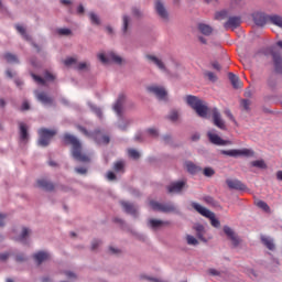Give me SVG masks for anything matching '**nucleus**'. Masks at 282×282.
<instances>
[{
    "label": "nucleus",
    "mask_w": 282,
    "mask_h": 282,
    "mask_svg": "<svg viewBox=\"0 0 282 282\" xmlns=\"http://www.w3.org/2000/svg\"><path fill=\"white\" fill-rule=\"evenodd\" d=\"M10 257V254L8 253H0V261H6V259H8Z\"/></svg>",
    "instance_id": "nucleus-58"
},
{
    "label": "nucleus",
    "mask_w": 282,
    "mask_h": 282,
    "mask_svg": "<svg viewBox=\"0 0 282 282\" xmlns=\"http://www.w3.org/2000/svg\"><path fill=\"white\" fill-rule=\"evenodd\" d=\"M91 138H95L96 142L98 144H109V137L108 135H102L100 131H95L91 134Z\"/></svg>",
    "instance_id": "nucleus-18"
},
{
    "label": "nucleus",
    "mask_w": 282,
    "mask_h": 282,
    "mask_svg": "<svg viewBox=\"0 0 282 282\" xmlns=\"http://www.w3.org/2000/svg\"><path fill=\"white\" fill-rule=\"evenodd\" d=\"M194 228L196 230V235L198 239H200V241H204L206 243V241L208 240L205 238L206 228H204V225H196Z\"/></svg>",
    "instance_id": "nucleus-23"
},
{
    "label": "nucleus",
    "mask_w": 282,
    "mask_h": 282,
    "mask_svg": "<svg viewBox=\"0 0 282 282\" xmlns=\"http://www.w3.org/2000/svg\"><path fill=\"white\" fill-rule=\"evenodd\" d=\"M77 12H78V14H83V12H85V7L79 6V7L77 8Z\"/></svg>",
    "instance_id": "nucleus-60"
},
{
    "label": "nucleus",
    "mask_w": 282,
    "mask_h": 282,
    "mask_svg": "<svg viewBox=\"0 0 282 282\" xmlns=\"http://www.w3.org/2000/svg\"><path fill=\"white\" fill-rule=\"evenodd\" d=\"M124 170V162L122 161H118L117 163H115V171L117 173H120V171Z\"/></svg>",
    "instance_id": "nucleus-42"
},
{
    "label": "nucleus",
    "mask_w": 282,
    "mask_h": 282,
    "mask_svg": "<svg viewBox=\"0 0 282 282\" xmlns=\"http://www.w3.org/2000/svg\"><path fill=\"white\" fill-rule=\"evenodd\" d=\"M212 67H213L214 69H217V72H219V70L221 69V66H220L219 63H217V62H214V63L212 64Z\"/></svg>",
    "instance_id": "nucleus-56"
},
{
    "label": "nucleus",
    "mask_w": 282,
    "mask_h": 282,
    "mask_svg": "<svg viewBox=\"0 0 282 282\" xmlns=\"http://www.w3.org/2000/svg\"><path fill=\"white\" fill-rule=\"evenodd\" d=\"M33 259H35L36 263H39V265H41V263H43V261H47V259H50V253H47L45 251H40L33 256Z\"/></svg>",
    "instance_id": "nucleus-22"
},
{
    "label": "nucleus",
    "mask_w": 282,
    "mask_h": 282,
    "mask_svg": "<svg viewBox=\"0 0 282 282\" xmlns=\"http://www.w3.org/2000/svg\"><path fill=\"white\" fill-rule=\"evenodd\" d=\"M215 19L216 21H224V19H228V11L223 10V11L216 12Z\"/></svg>",
    "instance_id": "nucleus-35"
},
{
    "label": "nucleus",
    "mask_w": 282,
    "mask_h": 282,
    "mask_svg": "<svg viewBox=\"0 0 282 282\" xmlns=\"http://www.w3.org/2000/svg\"><path fill=\"white\" fill-rule=\"evenodd\" d=\"M276 180H279L280 182H282V171H278V172H276Z\"/></svg>",
    "instance_id": "nucleus-63"
},
{
    "label": "nucleus",
    "mask_w": 282,
    "mask_h": 282,
    "mask_svg": "<svg viewBox=\"0 0 282 282\" xmlns=\"http://www.w3.org/2000/svg\"><path fill=\"white\" fill-rule=\"evenodd\" d=\"M149 226L151 228H161V226H164V221L158 220V219H150L149 220Z\"/></svg>",
    "instance_id": "nucleus-36"
},
{
    "label": "nucleus",
    "mask_w": 282,
    "mask_h": 282,
    "mask_svg": "<svg viewBox=\"0 0 282 282\" xmlns=\"http://www.w3.org/2000/svg\"><path fill=\"white\" fill-rule=\"evenodd\" d=\"M226 184L228 188H231V191H246V185L239 180L227 178Z\"/></svg>",
    "instance_id": "nucleus-11"
},
{
    "label": "nucleus",
    "mask_w": 282,
    "mask_h": 282,
    "mask_svg": "<svg viewBox=\"0 0 282 282\" xmlns=\"http://www.w3.org/2000/svg\"><path fill=\"white\" fill-rule=\"evenodd\" d=\"M28 235H30V229L23 228L21 236L18 238V241H25Z\"/></svg>",
    "instance_id": "nucleus-41"
},
{
    "label": "nucleus",
    "mask_w": 282,
    "mask_h": 282,
    "mask_svg": "<svg viewBox=\"0 0 282 282\" xmlns=\"http://www.w3.org/2000/svg\"><path fill=\"white\" fill-rule=\"evenodd\" d=\"M35 96L43 105H52V99L45 93H35Z\"/></svg>",
    "instance_id": "nucleus-25"
},
{
    "label": "nucleus",
    "mask_w": 282,
    "mask_h": 282,
    "mask_svg": "<svg viewBox=\"0 0 282 282\" xmlns=\"http://www.w3.org/2000/svg\"><path fill=\"white\" fill-rule=\"evenodd\" d=\"M15 30L25 39V41H30V36L25 32V28L23 25L17 24Z\"/></svg>",
    "instance_id": "nucleus-34"
},
{
    "label": "nucleus",
    "mask_w": 282,
    "mask_h": 282,
    "mask_svg": "<svg viewBox=\"0 0 282 282\" xmlns=\"http://www.w3.org/2000/svg\"><path fill=\"white\" fill-rule=\"evenodd\" d=\"M4 220H6V216L0 214V226H3Z\"/></svg>",
    "instance_id": "nucleus-64"
},
{
    "label": "nucleus",
    "mask_w": 282,
    "mask_h": 282,
    "mask_svg": "<svg viewBox=\"0 0 282 282\" xmlns=\"http://www.w3.org/2000/svg\"><path fill=\"white\" fill-rule=\"evenodd\" d=\"M269 21L273 25H278V28L282 29V17L281 15H278V14L269 15Z\"/></svg>",
    "instance_id": "nucleus-31"
},
{
    "label": "nucleus",
    "mask_w": 282,
    "mask_h": 282,
    "mask_svg": "<svg viewBox=\"0 0 282 282\" xmlns=\"http://www.w3.org/2000/svg\"><path fill=\"white\" fill-rule=\"evenodd\" d=\"M185 166L187 169V172L191 173L192 175L195 173H199V171H202V167L195 165L193 162H186Z\"/></svg>",
    "instance_id": "nucleus-30"
},
{
    "label": "nucleus",
    "mask_w": 282,
    "mask_h": 282,
    "mask_svg": "<svg viewBox=\"0 0 282 282\" xmlns=\"http://www.w3.org/2000/svg\"><path fill=\"white\" fill-rule=\"evenodd\" d=\"M128 155L129 158H132V160H138V158H140V152H138L137 150L130 149L128 150Z\"/></svg>",
    "instance_id": "nucleus-40"
},
{
    "label": "nucleus",
    "mask_w": 282,
    "mask_h": 282,
    "mask_svg": "<svg viewBox=\"0 0 282 282\" xmlns=\"http://www.w3.org/2000/svg\"><path fill=\"white\" fill-rule=\"evenodd\" d=\"M250 164L254 169H262V170L268 169V164H265L264 160H256V161H252Z\"/></svg>",
    "instance_id": "nucleus-33"
},
{
    "label": "nucleus",
    "mask_w": 282,
    "mask_h": 282,
    "mask_svg": "<svg viewBox=\"0 0 282 282\" xmlns=\"http://www.w3.org/2000/svg\"><path fill=\"white\" fill-rule=\"evenodd\" d=\"M209 274H212L213 276H218L219 271L215 270V269H209Z\"/></svg>",
    "instance_id": "nucleus-57"
},
{
    "label": "nucleus",
    "mask_w": 282,
    "mask_h": 282,
    "mask_svg": "<svg viewBox=\"0 0 282 282\" xmlns=\"http://www.w3.org/2000/svg\"><path fill=\"white\" fill-rule=\"evenodd\" d=\"M121 205L123 210H126L129 215H135V213H138V209L131 203L122 202Z\"/></svg>",
    "instance_id": "nucleus-29"
},
{
    "label": "nucleus",
    "mask_w": 282,
    "mask_h": 282,
    "mask_svg": "<svg viewBox=\"0 0 282 282\" xmlns=\"http://www.w3.org/2000/svg\"><path fill=\"white\" fill-rule=\"evenodd\" d=\"M36 186L37 188H43L44 191H54V184L44 178L39 180Z\"/></svg>",
    "instance_id": "nucleus-21"
},
{
    "label": "nucleus",
    "mask_w": 282,
    "mask_h": 282,
    "mask_svg": "<svg viewBox=\"0 0 282 282\" xmlns=\"http://www.w3.org/2000/svg\"><path fill=\"white\" fill-rule=\"evenodd\" d=\"M129 28V17L124 15L123 17V32H127Z\"/></svg>",
    "instance_id": "nucleus-49"
},
{
    "label": "nucleus",
    "mask_w": 282,
    "mask_h": 282,
    "mask_svg": "<svg viewBox=\"0 0 282 282\" xmlns=\"http://www.w3.org/2000/svg\"><path fill=\"white\" fill-rule=\"evenodd\" d=\"M56 134V130H50L46 128H42L39 130V145L40 147H47L50 142L52 141V138Z\"/></svg>",
    "instance_id": "nucleus-5"
},
{
    "label": "nucleus",
    "mask_w": 282,
    "mask_h": 282,
    "mask_svg": "<svg viewBox=\"0 0 282 282\" xmlns=\"http://www.w3.org/2000/svg\"><path fill=\"white\" fill-rule=\"evenodd\" d=\"M91 111H94L96 113V116H98V118H102V110H100V108H97L94 105H89Z\"/></svg>",
    "instance_id": "nucleus-47"
},
{
    "label": "nucleus",
    "mask_w": 282,
    "mask_h": 282,
    "mask_svg": "<svg viewBox=\"0 0 282 282\" xmlns=\"http://www.w3.org/2000/svg\"><path fill=\"white\" fill-rule=\"evenodd\" d=\"M154 8L156 10V14H159L161 19H169V12L166 11V8L164 7V2H162V0H155Z\"/></svg>",
    "instance_id": "nucleus-13"
},
{
    "label": "nucleus",
    "mask_w": 282,
    "mask_h": 282,
    "mask_svg": "<svg viewBox=\"0 0 282 282\" xmlns=\"http://www.w3.org/2000/svg\"><path fill=\"white\" fill-rule=\"evenodd\" d=\"M221 154L228 155L229 158H254V150L248 148L223 150Z\"/></svg>",
    "instance_id": "nucleus-4"
},
{
    "label": "nucleus",
    "mask_w": 282,
    "mask_h": 282,
    "mask_svg": "<svg viewBox=\"0 0 282 282\" xmlns=\"http://www.w3.org/2000/svg\"><path fill=\"white\" fill-rule=\"evenodd\" d=\"M31 76L37 85H45V83H51L52 80H54V75H52V73L50 72L44 73V78L35 74H31Z\"/></svg>",
    "instance_id": "nucleus-12"
},
{
    "label": "nucleus",
    "mask_w": 282,
    "mask_h": 282,
    "mask_svg": "<svg viewBox=\"0 0 282 282\" xmlns=\"http://www.w3.org/2000/svg\"><path fill=\"white\" fill-rule=\"evenodd\" d=\"M148 134L151 135L152 138H158V130L153 128L148 129Z\"/></svg>",
    "instance_id": "nucleus-51"
},
{
    "label": "nucleus",
    "mask_w": 282,
    "mask_h": 282,
    "mask_svg": "<svg viewBox=\"0 0 282 282\" xmlns=\"http://www.w3.org/2000/svg\"><path fill=\"white\" fill-rule=\"evenodd\" d=\"M57 34H59L61 36H69V34H72V30H69V29H58Z\"/></svg>",
    "instance_id": "nucleus-46"
},
{
    "label": "nucleus",
    "mask_w": 282,
    "mask_h": 282,
    "mask_svg": "<svg viewBox=\"0 0 282 282\" xmlns=\"http://www.w3.org/2000/svg\"><path fill=\"white\" fill-rule=\"evenodd\" d=\"M148 58H149V61H151V63H153V65H156V67H159V69H161L162 72H164V69H166L164 67V63L162 62V59L158 58L156 56L149 55Z\"/></svg>",
    "instance_id": "nucleus-27"
},
{
    "label": "nucleus",
    "mask_w": 282,
    "mask_h": 282,
    "mask_svg": "<svg viewBox=\"0 0 282 282\" xmlns=\"http://www.w3.org/2000/svg\"><path fill=\"white\" fill-rule=\"evenodd\" d=\"M124 104V95H120L113 106V111L117 112V116H122V105Z\"/></svg>",
    "instance_id": "nucleus-20"
},
{
    "label": "nucleus",
    "mask_w": 282,
    "mask_h": 282,
    "mask_svg": "<svg viewBox=\"0 0 282 282\" xmlns=\"http://www.w3.org/2000/svg\"><path fill=\"white\" fill-rule=\"evenodd\" d=\"M150 206H151L152 210H159L161 213L175 212V205H173V204H160L158 202L151 200Z\"/></svg>",
    "instance_id": "nucleus-9"
},
{
    "label": "nucleus",
    "mask_w": 282,
    "mask_h": 282,
    "mask_svg": "<svg viewBox=\"0 0 282 282\" xmlns=\"http://www.w3.org/2000/svg\"><path fill=\"white\" fill-rule=\"evenodd\" d=\"M89 17L91 23H94L95 25H100V18H98L96 13H90Z\"/></svg>",
    "instance_id": "nucleus-45"
},
{
    "label": "nucleus",
    "mask_w": 282,
    "mask_h": 282,
    "mask_svg": "<svg viewBox=\"0 0 282 282\" xmlns=\"http://www.w3.org/2000/svg\"><path fill=\"white\" fill-rule=\"evenodd\" d=\"M193 209L199 213L203 217H207V219L210 220L212 226L214 228H219L220 223L219 219L215 217V213L210 212L208 208L197 204V203H192Z\"/></svg>",
    "instance_id": "nucleus-3"
},
{
    "label": "nucleus",
    "mask_w": 282,
    "mask_h": 282,
    "mask_svg": "<svg viewBox=\"0 0 282 282\" xmlns=\"http://www.w3.org/2000/svg\"><path fill=\"white\" fill-rule=\"evenodd\" d=\"M66 276L68 278V279H74V276H76L72 271H67L66 272Z\"/></svg>",
    "instance_id": "nucleus-61"
},
{
    "label": "nucleus",
    "mask_w": 282,
    "mask_h": 282,
    "mask_svg": "<svg viewBox=\"0 0 282 282\" xmlns=\"http://www.w3.org/2000/svg\"><path fill=\"white\" fill-rule=\"evenodd\" d=\"M20 138L22 141L28 140V126L23 122H20Z\"/></svg>",
    "instance_id": "nucleus-32"
},
{
    "label": "nucleus",
    "mask_w": 282,
    "mask_h": 282,
    "mask_svg": "<svg viewBox=\"0 0 282 282\" xmlns=\"http://www.w3.org/2000/svg\"><path fill=\"white\" fill-rule=\"evenodd\" d=\"M170 120H172L173 122H175V120H177L180 118V113L177 112V110H172L170 112L169 116Z\"/></svg>",
    "instance_id": "nucleus-48"
},
{
    "label": "nucleus",
    "mask_w": 282,
    "mask_h": 282,
    "mask_svg": "<svg viewBox=\"0 0 282 282\" xmlns=\"http://www.w3.org/2000/svg\"><path fill=\"white\" fill-rule=\"evenodd\" d=\"M225 115L227 116V118H229V120H231L232 122H237L235 120V117L232 116V112H230V110H225Z\"/></svg>",
    "instance_id": "nucleus-52"
},
{
    "label": "nucleus",
    "mask_w": 282,
    "mask_h": 282,
    "mask_svg": "<svg viewBox=\"0 0 282 282\" xmlns=\"http://www.w3.org/2000/svg\"><path fill=\"white\" fill-rule=\"evenodd\" d=\"M224 232L228 237V239H230V241L234 246H237L238 243H240L241 240L239 239L237 234H235V230H232V228L225 226Z\"/></svg>",
    "instance_id": "nucleus-15"
},
{
    "label": "nucleus",
    "mask_w": 282,
    "mask_h": 282,
    "mask_svg": "<svg viewBox=\"0 0 282 282\" xmlns=\"http://www.w3.org/2000/svg\"><path fill=\"white\" fill-rule=\"evenodd\" d=\"M203 173L205 177H213V175H215V170H213V167H205Z\"/></svg>",
    "instance_id": "nucleus-43"
},
{
    "label": "nucleus",
    "mask_w": 282,
    "mask_h": 282,
    "mask_svg": "<svg viewBox=\"0 0 282 282\" xmlns=\"http://www.w3.org/2000/svg\"><path fill=\"white\" fill-rule=\"evenodd\" d=\"M64 65L66 67H74L75 69H78L79 72H84V69H87V67H88L87 62L78 63V61L74 57H67L64 61Z\"/></svg>",
    "instance_id": "nucleus-10"
},
{
    "label": "nucleus",
    "mask_w": 282,
    "mask_h": 282,
    "mask_svg": "<svg viewBox=\"0 0 282 282\" xmlns=\"http://www.w3.org/2000/svg\"><path fill=\"white\" fill-rule=\"evenodd\" d=\"M142 132H139L135 137L134 140H137L138 142L142 141Z\"/></svg>",
    "instance_id": "nucleus-59"
},
{
    "label": "nucleus",
    "mask_w": 282,
    "mask_h": 282,
    "mask_svg": "<svg viewBox=\"0 0 282 282\" xmlns=\"http://www.w3.org/2000/svg\"><path fill=\"white\" fill-rule=\"evenodd\" d=\"M98 246H100V241L96 240L93 242V250H96V248H98Z\"/></svg>",
    "instance_id": "nucleus-62"
},
{
    "label": "nucleus",
    "mask_w": 282,
    "mask_h": 282,
    "mask_svg": "<svg viewBox=\"0 0 282 282\" xmlns=\"http://www.w3.org/2000/svg\"><path fill=\"white\" fill-rule=\"evenodd\" d=\"M241 106L243 107V109H246V111H248L250 109V100L248 99L242 100Z\"/></svg>",
    "instance_id": "nucleus-50"
},
{
    "label": "nucleus",
    "mask_w": 282,
    "mask_h": 282,
    "mask_svg": "<svg viewBox=\"0 0 282 282\" xmlns=\"http://www.w3.org/2000/svg\"><path fill=\"white\" fill-rule=\"evenodd\" d=\"M228 78L235 89L241 88V82H239V77H237V75L229 73Z\"/></svg>",
    "instance_id": "nucleus-28"
},
{
    "label": "nucleus",
    "mask_w": 282,
    "mask_h": 282,
    "mask_svg": "<svg viewBox=\"0 0 282 282\" xmlns=\"http://www.w3.org/2000/svg\"><path fill=\"white\" fill-rule=\"evenodd\" d=\"M186 185V182L180 181L172 183L167 186L169 193H182V188Z\"/></svg>",
    "instance_id": "nucleus-17"
},
{
    "label": "nucleus",
    "mask_w": 282,
    "mask_h": 282,
    "mask_svg": "<svg viewBox=\"0 0 282 282\" xmlns=\"http://www.w3.org/2000/svg\"><path fill=\"white\" fill-rule=\"evenodd\" d=\"M64 142H66V144H72V155L74 160H77V162H89V155L83 154V145L80 144V141L76 139V137L66 134L64 137Z\"/></svg>",
    "instance_id": "nucleus-2"
},
{
    "label": "nucleus",
    "mask_w": 282,
    "mask_h": 282,
    "mask_svg": "<svg viewBox=\"0 0 282 282\" xmlns=\"http://www.w3.org/2000/svg\"><path fill=\"white\" fill-rule=\"evenodd\" d=\"M198 30L205 36H210V34H213V28H210L208 24L199 23Z\"/></svg>",
    "instance_id": "nucleus-26"
},
{
    "label": "nucleus",
    "mask_w": 282,
    "mask_h": 282,
    "mask_svg": "<svg viewBox=\"0 0 282 282\" xmlns=\"http://www.w3.org/2000/svg\"><path fill=\"white\" fill-rule=\"evenodd\" d=\"M253 21L256 25L263 26L268 21H270V15H265L263 13H256L253 15Z\"/></svg>",
    "instance_id": "nucleus-16"
},
{
    "label": "nucleus",
    "mask_w": 282,
    "mask_h": 282,
    "mask_svg": "<svg viewBox=\"0 0 282 282\" xmlns=\"http://www.w3.org/2000/svg\"><path fill=\"white\" fill-rule=\"evenodd\" d=\"M261 241L263 246L268 248V250H274L275 246H274V240L272 238L268 236H261Z\"/></svg>",
    "instance_id": "nucleus-24"
},
{
    "label": "nucleus",
    "mask_w": 282,
    "mask_h": 282,
    "mask_svg": "<svg viewBox=\"0 0 282 282\" xmlns=\"http://www.w3.org/2000/svg\"><path fill=\"white\" fill-rule=\"evenodd\" d=\"M186 241H187L188 246H197V243H199V241H197L196 238L191 235L186 236Z\"/></svg>",
    "instance_id": "nucleus-39"
},
{
    "label": "nucleus",
    "mask_w": 282,
    "mask_h": 282,
    "mask_svg": "<svg viewBox=\"0 0 282 282\" xmlns=\"http://www.w3.org/2000/svg\"><path fill=\"white\" fill-rule=\"evenodd\" d=\"M147 90L150 94H153L159 100L167 99L169 94L166 93V89L162 86H158V85L148 86Z\"/></svg>",
    "instance_id": "nucleus-8"
},
{
    "label": "nucleus",
    "mask_w": 282,
    "mask_h": 282,
    "mask_svg": "<svg viewBox=\"0 0 282 282\" xmlns=\"http://www.w3.org/2000/svg\"><path fill=\"white\" fill-rule=\"evenodd\" d=\"M28 109H30V104H29L28 101H24V102L22 104L21 110H22V111H28Z\"/></svg>",
    "instance_id": "nucleus-55"
},
{
    "label": "nucleus",
    "mask_w": 282,
    "mask_h": 282,
    "mask_svg": "<svg viewBox=\"0 0 282 282\" xmlns=\"http://www.w3.org/2000/svg\"><path fill=\"white\" fill-rule=\"evenodd\" d=\"M207 138L212 144H216L217 147H226V144H232V142L221 139V137L217 134L216 130H209L207 132Z\"/></svg>",
    "instance_id": "nucleus-7"
},
{
    "label": "nucleus",
    "mask_w": 282,
    "mask_h": 282,
    "mask_svg": "<svg viewBox=\"0 0 282 282\" xmlns=\"http://www.w3.org/2000/svg\"><path fill=\"white\" fill-rule=\"evenodd\" d=\"M205 76L210 80L212 83H215L217 80V75L213 72H205Z\"/></svg>",
    "instance_id": "nucleus-44"
},
{
    "label": "nucleus",
    "mask_w": 282,
    "mask_h": 282,
    "mask_svg": "<svg viewBox=\"0 0 282 282\" xmlns=\"http://www.w3.org/2000/svg\"><path fill=\"white\" fill-rule=\"evenodd\" d=\"M186 102L189 107H192V109H194V111H196L199 118H208V113H212L215 127H218V129L226 131V122L224 121V119H221V113H219V110H217V108L209 109L206 105V101L191 95L186 97Z\"/></svg>",
    "instance_id": "nucleus-1"
},
{
    "label": "nucleus",
    "mask_w": 282,
    "mask_h": 282,
    "mask_svg": "<svg viewBox=\"0 0 282 282\" xmlns=\"http://www.w3.org/2000/svg\"><path fill=\"white\" fill-rule=\"evenodd\" d=\"M98 58L104 65H109V63H116L117 65H121L122 63V57L118 56L113 52H108L107 54L99 53Z\"/></svg>",
    "instance_id": "nucleus-6"
},
{
    "label": "nucleus",
    "mask_w": 282,
    "mask_h": 282,
    "mask_svg": "<svg viewBox=\"0 0 282 282\" xmlns=\"http://www.w3.org/2000/svg\"><path fill=\"white\" fill-rule=\"evenodd\" d=\"M241 25V18L239 17H231L228 21L224 24L225 30H237Z\"/></svg>",
    "instance_id": "nucleus-14"
},
{
    "label": "nucleus",
    "mask_w": 282,
    "mask_h": 282,
    "mask_svg": "<svg viewBox=\"0 0 282 282\" xmlns=\"http://www.w3.org/2000/svg\"><path fill=\"white\" fill-rule=\"evenodd\" d=\"M272 56H273V63L275 66V72H278V74H282V57H281V55L276 52H272Z\"/></svg>",
    "instance_id": "nucleus-19"
},
{
    "label": "nucleus",
    "mask_w": 282,
    "mask_h": 282,
    "mask_svg": "<svg viewBox=\"0 0 282 282\" xmlns=\"http://www.w3.org/2000/svg\"><path fill=\"white\" fill-rule=\"evenodd\" d=\"M256 204H257L258 208H261V209L264 210L265 213H269V212H270V206H268V205L265 204V202H263V200H258Z\"/></svg>",
    "instance_id": "nucleus-38"
},
{
    "label": "nucleus",
    "mask_w": 282,
    "mask_h": 282,
    "mask_svg": "<svg viewBox=\"0 0 282 282\" xmlns=\"http://www.w3.org/2000/svg\"><path fill=\"white\" fill-rule=\"evenodd\" d=\"M107 180H109L110 182H113V180H116V174L113 172H108Z\"/></svg>",
    "instance_id": "nucleus-53"
},
{
    "label": "nucleus",
    "mask_w": 282,
    "mask_h": 282,
    "mask_svg": "<svg viewBox=\"0 0 282 282\" xmlns=\"http://www.w3.org/2000/svg\"><path fill=\"white\" fill-rule=\"evenodd\" d=\"M4 58L7 63H19V58L15 57V55H12L10 53L4 54Z\"/></svg>",
    "instance_id": "nucleus-37"
},
{
    "label": "nucleus",
    "mask_w": 282,
    "mask_h": 282,
    "mask_svg": "<svg viewBox=\"0 0 282 282\" xmlns=\"http://www.w3.org/2000/svg\"><path fill=\"white\" fill-rule=\"evenodd\" d=\"M75 171H76V173H79L80 175H85V173H87V169H85V167H76Z\"/></svg>",
    "instance_id": "nucleus-54"
}]
</instances>
